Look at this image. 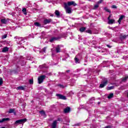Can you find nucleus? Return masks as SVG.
Returning a JSON list of instances; mask_svg holds the SVG:
<instances>
[{
	"label": "nucleus",
	"instance_id": "obj_30",
	"mask_svg": "<svg viewBox=\"0 0 128 128\" xmlns=\"http://www.w3.org/2000/svg\"><path fill=\"white\" fill-rule=\"evenodd\" d=\"M104 10L107 12H109L110 14L111 12H110V9L108 8H106V7L104 8Z\"/></svg>",
	"mask_w": 128,
	"mask_h": 128
},
{
	"label": "nucleus",
	"instance_id": "obj_6",
	"mask_svg": "<svg viewBox=\"0 0 128 128\" xmlns=\"http://www.w3.org/2000/svg\"><path fill=\"white\" fill-rule=\"evenodd\" d=\"M64 34H61L60 37H52L50 40V42H54V40H60L61 38H63Z\"/></svg>",
	"mask_w": 128,
	"mask_h": 128
},
{
	"label": "nucleus",
	"instance_id": "obj_49",
	"mask_svg": "<svg viewBox=\"0 0 128 128\" xmlns=\"http://www.w3.org/2000/svg\"><path fill=\"white\" fill-rule=\"evenodd\" d=\"M90 102L91 101V100H94V98H91L90 99Z\"/></svg>",
	"mask_w": 128,
	"mask_h": 128
},
{
	"label": "nucleus",
	"instance_id": "obj_50",
	"mask_svg": "<svg viewBox=\"0 0 128 128\" xmlns=\"http://www.w3.org/2000/svg\"><path fill=\"white\" fill-rule=\"evenodd\" d=\"M57 120H58V122H61L62 119H60V118H58Z\"/></svg>",
	"mask_w": 128,
	"mask_h": 128
},
{
	"label": "nucleus",
	"instance_id": "obj_23",
	"mask_svg": "<svg viewBox=\"0 0 128 128\" xmlns=\"http://www.w3.org/2000/svg\"><path fill=\"white\" fill-rule=\"evenodd\" d=\"M8 47H4L2 50L3 52H8Z\"/></svg>",
	"mask_w": 128,
	"mask_h": 128
},
{
	"label": "nucleus",
	"instance_id": "obj_28",
	"mask_svg": "<svg viewBox=\"0 0 128 128\" xmlns=\"http://www.w3.org/2000/svg\"><path fill=\"white\" fill-rule=\"evenodd\" d=\"M14 72H15L16 74H18V72H20V67H18V66H17L16 70H14Z\"/></svg>",
	"mask_w": 128,
	"mask_h": 128
},
{
	"label": "nucleus",
	"instance_id": "obj_64",
	"mask_svg": "<svg viewBox=\"0 0 128 128\" xmlns=\"http://www.w3.org/2000/svg\"><path fill=\"white\" fill-rule=\"evenodd\" d=\"M89 0L90 2V0Z\"/></svg>",
	"mask_w": 128,
	"mask_h": 128
},
{
	"label": "nucleus",
	"instance_id": "obj_21",
	"mask_svg": "<svg viewBox=\"0 0 128 128\" xmlns=\"http://www.w3.org/2000/svg\"><path fill=\"white\" fill-rule=\"evenodd\" d=\"M86 30V27H82L80 28V30L81 32H84Z\"/></svg>",
	"mask_w": 128,
	"mask_h": 128
},
{
	"label": "nucleus",
	"instance_id": "obj_56",
	"mask_svg": "<svg viewBox=\"0 0 128 128\" xmlns=\"http://www.w3.org/2000/svg\"><path fill=\"white\" fill-rule=\"evenodd\" d=\"M33 62H34L35 64H36V61Z\"/></svg>",
	"mask_w": 128,
	"mask_h": 128
},
{
	"label": "nucleus",
	"instance_id": "obj_53",
	"mask_svg": "<svg viewBox=\"0 0 128 128\" xmlns=\"http://www.w3.org/2000/svg\"><path fill=\"white\" fill-rule=\"evenodd\" d=\"M108 28H110V30H112V27L109 26Z\"/></svg>",
	"mask_w": 128,
	"mask_h": 128
},
{
	"label": "nucleus",
	"instance_id": "obj_39",
	"mask_svg": "<svg viewBox=\"0 0 128 128\" xmlns=\"http://www.w3.org/2000/svg\"><path fill=\"white\" fill-rule=\"evenodd\" d=\"M80 123H78V124H74V126H80Z\"/></svg>",
	"mask_w": 128,
	"mask_h": 128
},
{
	"label": "nucleus",
	"instance_id": "obj_33",
	"mask_svg": "<svg viewBox=\"0 0 128 128\" xmlns=\"http://www.w3.org/2000/svg\"><path fill=\"white\" fill-rule=\"evenodd\" d=\"M14 112V109H10L8 114H12Z\"/></svg>",
	"mask_w": 128,
	"mask_h": 128
},
{
	"label": "nucleus",
	"instance_id": "obj_52",
	"mask_svg": "<svg viewBox=\"0 0 128 128\" xmlns=\"http://www.w3.org/2000/svg\"><path fill=\"white\" fill-rule=\"evenodd\" d=\"M70 72V70H66V72Z\"/></svg>",
	"mask_w": 128,
	"mask_h": 128
},
{
	"label": "nucleus",
	"instance_id": "obj_8",
	"mask_svg": "<svg viewBox=\"0 0 128 128\" xmlns=\"http://www.w3.org/2000/svg\"><path fill=\"white\" fill-rule=\"evenodd\" d=\"M56 96L60 98V100H66V97L64 95H62L60 94H56Z\"/></svg>",
	"mask_w": 128,
	"mask_h": 128
},
{
	"label": "nucleus",
	"instance_id": "obj_15",
	"mask_svg": "<svg viewBox=\"0 0 128 128\" xmlns=\"http://www.w3.org/2000/svg\"><path fill=\"white\" fill-rule=\"evenodd\" d=\"M55 14L56 16H57V18H60V11L58 10H56Z\"/></svg>",
	"mask_w": 128,
	"mask_h": 128
},
{
	"label": "nucleus",
	"instance_id": "obj_60",
	"mask_svg": "<svg viewBox=\"0 0 128 128\" xmlns=\"http://www.w3.org/2000/svg\"><path fill=\"white\" fill-rule=\"evenodd\" d=\"M31 102H32V100L31 101Z\"/></svg>",
	"mask_w": 128,
	"mask_h": 128
},
{
	"label": "nucleus",
	"instance_id": "obj_4",
	"mask_svg": "<svg viewBox=\"0 0 128 128\" xmlns=\"http://www.w3.org/2000/svg\"><path fill=\"white\" fill-rule=\"evenodd\" d=\"M26 122V118L17 120L15 122L14 124H24Z\"/></svg>",
	"mask_w": 128,
	"mask_h": 128
},
{
	"label": "nucleus",
	"instance_id": "obj_27",
	"mask_svg": "<svg viewBox=\"0 0 128 128\" xmlns=\"http://www.w3.org/2000/svg\"><path fill=\"white\" fill-rule=\"evenodd\" d=\"M40 68H48L46 64L40 65L39 66Z\"/></svg>",
	"mask_w": 128,
	"mask_h": 128
},
{
	"label": "nucleus",
	"instance_id": "obj_57",
	"mask_svg": "<svg viewBox=\"0 0 128 128\" xmlns=\"http://www.w3.org/2000/svg\"><path fill=\"white\" fill-rule=\"evenodd\" d=\"M100 104V102H98V104Z\"/></svg>",
	"mask_w": 128,
	"mask_h": 128
},
{
	"label": "nucleus",
	"instance_id": "obj_10",
	"mask_svg": "<svg viewBox=\"0 0 128 128\" xmlns=\"http://www.w3.org/2000/svg\"><path fill=\"white\" fill-rule=\"evenodd\" d=\"M56 124H58V121L56 120L53 122L52 124V128H56Z\"/></svg>",
	"mask_w": 128,
	"mask_h": 128
},
{
	"label": "nucleus",
	"instance_id": "obj_17",
	"mask_svg": "<svg viewBox=\"0 0 128 128\" xmlns=\"http://www.w3.org/2000/svg\"><path fill=\"white\" fill-rule=\"evenodd\" d=\"M108 20V24H112L114 22V19H109Z\"/></svg>",
	"mask_w": 128,
	"mask_h": 128
},
{
	"label": "nucleus",
	"instance_id": "obj_7",
	"mask_svg": "<svg viewBox=\"0 0 128 128\" xmlns=\"http://www.w3.org/2000/svg\"><path fill=\"white\" fill-rule=\"evenodd\" d=\"M64 6L66 14H72V8L70 7L66 6V4H65Z\"/></svg>",
	"mask_w": 128,
	"mask_h": 128
},
{
	"label": "nucleus",
	"instance_id": "obj_61",
	"mask_svg": "<svg viewBox=\"0 0 128 128\" xmlns=\"http://www.w3.org/2000/svg\"><path fill=\"white\" fill-rule=\"evenodd\" d=\"M51 16H52V15Z\"/></svg>",
	"mask_w": 128,
	"mask_h": 128
},
{
	"label": "nucleus",
	"instance_id": "obj_12",
	"mask_svg": "<svg viewBox=\"0 0 128 128\" xmlns=\"http://www.w3.org/2000/svg\"><path fill=\"white\" fill-rule=\"evenodd\" d=\"M70 112V108L67 106L66 108L64 109V112L65 114H68Z\"/></svg>",
	"mask_w": 128,
	"mask_h": 128
},
{
	"label": "nucleus",
	"instance_id": "obj_11",
	"mask_svg": "<svg viewBox=\"0 0 128 128\" xmlns=\"http://www.w3.org/2000/svg\"><path fill=\"white\" fill-rule=\"evenodd\" d=\"M52 22V19H45L44 21V24H48Z\"/></svg>",
	"mask_w": 128,
	"mask_h": 128
},
{
	"label": "nucleus",
	"instance_id": "obj_44",
	"mask_svg": "<svg viewBox=\"0 0 128 128\" xmlns=\"http://www.w3.org/2000/svg\"><path fill=\"white\" fill-rule=\"evenodd\" d=\"M112 8H117V7L116 6V5H112Z\"/></svg>",
	"mask_w": 128,
	"mask_h": 128
},
{
	"label": "nucleus",
	"instance_id": "obj_51",
	"mask_svg": "<svg viewBox=\"0 0 128 128\" xmlns=\"http://www.w3.org/2000/svg\"><path fill=\"white\" fill-rule=\"evenodd\" d=\"M35 10H38V9H36V8H33V12H34Z\"/></svg>",
	"mask_w": 128,
	"mask_h": 128
},
{
	"label": "nucleus",
	"instance_id": "obj_29",
	"mask_svg": "<svg viewBox=\"0 0 128 128\" xmlns=\"http://www.w3.org/2000/svg\"><path fill=\"white\" fill-rule=\"evenodd\" d=\"M114 86H111L107 88L108 90H114Z\"/></svg>",
	"mask_w": 128,
	"mask_h": 128
},
{
	"label": "nucleus",
	"instance_id": "obj_45",
	"mask_svg": "<svg viewBox=\"0 0 128 128\" xmlns=\"http://www.w3.org/2000/svg\"><path fill=\"white\" fill-rule=\"evenodd\" d=\"M104 128H112V126H107Z\"/></svg>",
	"mask_w": 128,
	"mask_h": 128
},
{
	"label": "nucleus",
	"instance_id": "obj_9",
	"mask_svg": "<svg viewBox=\"0 0 128 128\" xmlns=\"http://www.w3.org/2000/svg\"><path fill=\"white\" fill-rule=\"evenodd\" d=\"M23 42H24V41L22 39V38H19V40H17V44H22Z\"/></svg>",
	"mask_w": 128,
	"mask_h": 128
},
{
	"label": "nucleus",
	"instance_id": "obj_36",
	"mask_svg": "<svg viewBox=\"0 0 128 128\" xmlns=\"http://www.w3.org/2000/svg\"><path fill=\"white\" fill-rule=\"evenodd\" d=\"M98 6H99L98 4H96L94 6V10H96V8H98Z\"/></svg>",
	"mask_w": 128,
	"mask_h": 128
},
{
	"label": "nucleus",
	"instance_id": "obj_24",
	"mask_svg": "<svg viewBox=\"0 0 128 128\" xmlns=\"http://www.w3.org/2000/svg\"><path fill=\"white\" fill-rule=\"evenodd\" d=\"M114 98V94L113 93H110L109 96H108V98L109 100H110V98Z\"/></svg>",
	"mask_w": 128,
	"mask_h": 128
},
{
	"label": "nucleus",
	"instance_id": "obj_32",
	"mask_svg": "<svg viewBox=\"0 0 128 128\" xmlns=\"http://www.w3.org/2000/svg\"><path fill=\"white\" fill-rule=\"evenodd\" d=\"M34 26H40V24L38 23V22H36L34 23Z\"/></svg>",
	"mask_w": 128,
	"mask_h": 128
},
{
	"label": "nucleus",
	"instance_id": "obj_43",
	"mask_svg": "<svg viewBox=\"0 0 128 128\" xmlns=\"http://www.w3.org/2000/svg\"><path fill=\"white\" fill-rule=\"evenodd\" d=\"M42 50L44 52H46V48L44 47L42 48Z\"/></svg>",
	"mask_w": 128,
	"mask_h": 128
},
{
	"label": "nucleus",
	"instance_id": "obj_58",
	"mask_svg": "<svg viewBox=\"0 0 128 128\" xmlns=\"http://www.w3.org/2000/svg\"><path fill=\"white\" fill-rule=\"evenodd\" d=\"M29 36H32V35H31V34H30V35H29Z\"/></svg>",
	"mask_w": 128,
	"mask_h": 128
},
{
	"label": "nucleus",
	"instance_id": "obj_14",
	"mask_svg": "<svg viewBox=\"0 0 128 128\" xmlns=\"http://www.w3.org/2000/svg\"><path fill=\"white\" fill-rule=\"evenodd\" d=\"M8 120H10L9 118H2V120H0V124H2V122H8Z\"/></svg>",
	"mask_w": 128,
	"mask_h": 128
},
{
	"label": "nucleus",
	"instance_id": "obj_47",
	"mask_svg": "<svg viewBox=\"0 0 128 128\" xmlns=\"http://www.w3.org/2000/svg\"><path fill=\"white\" fill-rule=\"evenodd\" d=\"M106 46H108V48H112V46H110L109 44H107Z\"/></svg>",
	"mask_w": 128,
	"mask_h": 128
},
{
	"label": "nucleus",
	"instance_id": "obj_5",
	"mask_svg": "<svg viewBox=\"0 0 128 128\" xmlns=\"http://www.w3.org/2000/svg\"><path fill=\"white\" fill-rule=\"evenodd\" d=\"M65 4H66L67 6H76L77 4L76 3V2L74 1H70L68 2L67 3H64V6H65Z\"/></svg>",
	"mask_w": 128,
	"mask_h": 128
},
{
	"label": "nucleus",
	"instance_id": "obj_40",
	"mask_svg": "<svg viewBox=\"0 0 128 128\" xmlns=\"http://www.w3.org/2000/svg\"><path fill=\"white\" fill-rule=\"evenodd\" d=\"M20 38V37H18V36H16L14 37V38H15L16 40H20L19 38Z\"/></svg>",
	"mask_w": 128,
	"mask_h": 128
},
{
	"label": "nucleus",
	"instance_id": "obj_31",
	"mask_svg": "<svg viewBox=\"0 0 128 128\" xmlns=\"http://www.w3.org/2000/svg\"><path fill=\"white\" fill-rule=\"evenodd\" d=\"M22 12L24 14H26V8H24L22 10Z\"/></svg>",
	"mask_w": 128,
	"mask_h": 128
},
{
	"label": "nucleus",
	"instance_id": "obj_59",
	"mask_svg": "<svg viewBox=\"0 0 128 128\" xmlns=\"http://www.w3.org/2000/svg\"><path fill=\"white\" fill-rule=\"evenodd\" d=\"M62 60H64V59H62Z\"/></svg>",
	"mask_w": 128,
	"mask_h": 128
},
{
	"label": "nucleus",
	"instance_id": "obj_2",
	"mask_svg": "<svg viewBox=\"0 0 128 128\" xmlns=\"http://www.w3.org/2000/svg\"><path fill=\"white\" fill-rule=\"evenodd\" d=\"M108 83V78H104L103 79V80L101 82V84H100L99 88H103L105 87L106 84Z\"/></svg>",
	"mask_w": 128,
	"mask_h": 128
},
{
	"label": "nucleus",
	"instance_id": "obj_13",
	"mask_svg": "<svg viewBox=\"0 0 128 128\" xmlns=\"http://www.w3.org/2000/svg\"><path fill=\"white\" fill-rule=\"evenodd\" d=\"M124 18H125L124 15H122L120 17L119 20H118V22L119 24H120V22H121L122 20H124Z\"/></svg>",
	"mask_w": 128,
	"mask_h": 128
},
{
	"label": "nucleus",
	"instance_id": "obj_34",
	"mask_svg": "<svg viewBox=\"0 0 128 128\" xmlns=\"http://www.w3.org/2000/svg\"><path fill=\"white\" fill-rule=\"evenodd\" d=\"M86 32H88V34H92V30H86Z\"/></svg>",
	"mask_w": 128,
	"mask_h": 128
},
{
	"label": "nucleus",
	"instance_id": "obj_46",
	"mask_svg": "<svg viewBox=\"0 0 128 128\" xmlns=\"http://www.w3.org/2000/svg\"><path fill=\"white\" fill-rule=\"evenodd\" d=\"M103 62L104 64H110V62L108 61H104Z\"/></svg>",
	"mask_w": 128,
	"mask_h": 128
},
{
	"label": "nucleus",
	"instance_id": "obj_22",
	"mask_svg": "<svg viewBox=\"0 0 128 128\" xmlns=\"http://www.w3.org/2000/svg\"><path fill=\"white\" fill-rule=\"evenodd\" d=\"M128 76L122 78V82H126V81L128 80Z\"/></svg>",
	"mask_w": 128,
	"mask_h": 128
},
{
	"label": "nucleus",
	"instance_id": "obj_55",
	"mask_svg": "<svg viewBox=\"0 0 128 128\" xmlns=\"http://www.w3.org/2000/svg\"><path fill=\"white\" fill-rule=\"evenodd\" d=\"M27 60H30V58H27Z\"/></svg>",
	"mask_w": 128,
	"mask_h": 128
},
{
	"label": "nucleus",
	"instance_id": "obj_3",
	"mask_svg": "<svg viewBox=\"0 0 128 128\" xmlns=\"http://www.w3.org/2000/svg\"><path fill=\"white\" fill-rule=\"evenodd\" d=\"M46 75H42L41 76H40L38 78V84H42V82H44V80H46Z\"/></svg>",
	"mask_w": 128,
	"mask_h": 128
},
{
	"label": "nucleus",
	"instance_id": "obj_35",
	"mask_svg": "<svg viewBox=\"0 0 128 128\" xmlns=\"http://www.w3.org/2000/svg\"><path fill=\"white\" fill-rule=\"evenodd\" d=\"M8 36V34H4L3 35L2 37V40H4V38H6V37Z\"/></svg>",
	"mask_w": 128,
	"mask_h": 128
},
{
	"label": "nucleus",
	"instance_id": "obj_42",
	"mask_svg": "<svg viewBox=\"0 0 128 128\" xmlns=\"http://www.w3.org/2000/svg\"><path fill=\"white\" fill-rule=\"evenodd\" d=\"M102 0H100L99 1H98V4H102Z\"/></svg>",
	"mask_w": 128,
	"mask_h": 128
},
{
	"label": "nucleus",
	"instance_id": "obj_25",
	"mask_svg": "<svg viewBox=\"0 0 128 128\" xmlns=\"http://www.w3.org/2000/svg\"><path fill=\"white\" fill-rule=\"evenodd\" d=\"M40 114H42V116H46V112H44V110H41L40 111Z\"/></svg>",
	"mask_w": 128,
	"mask_h": 128
},
{
	"label": "nucleus",
	"instance_id": "obj_20",
	"mask_svg": "<svg viewBox=\"0 0 128 128\" xmlns=\"http://www.w3.org/2000/svg\"><path fill=\"white\" fill-rule=\"evenodd\" d=\"M1 22L2 24H6V22H8V21L6 20L3 18L1 19Z\"/></svg>",
	"mask_w": 128,
	"mask_h": 128
},
{
	"label": "nucleus",
	"instance_id": "obj_41",
	"mask_svg": "<svg viewBox=\"0 0 128 128\" xmlns=\"http://www.w3.org/2000/svg\"><path fill=\"white\" fill-rule=\"evenodd\" d=\"M29 84H32V79H30L29 80Z\"/></svg>",
	"mask_w": 128,
	"mask_h": 128
},
{
	"label": "nucleus",
	"instance_id": "obj_19",
	"mask_svg": "<svg viewBox=\"0 0 128 128\" xmlns=\"http://www.w3.org/2000/svg\"><path fill=\"white\" fill-rule=\"evenodd\" d=\"M17 90H24V87L22 86H20L17 87Z\"/></svg>",
	"mask_w": 128,
	"mask_h": 128
},
{
	"label": "nucleus",
	"instance_id": "obj_38",
	"mask_svg": "<svg viewBox=\"0 0 128 128\" xmlns=\"http://www.w3.org/2000/svg\"><path fill=\"white\" fill-rule=\"evenodd\" d=\"M58 86H60V88H64V85H62V84H59Z\"/></svg>",
	"mask_w": 128,
	"mask_h": 128
},
{
	"label": "nucleus",
	"instance_id": "obj_26",
	"mask_svg": "<svg viewBox=\"0 0 128 128\" xmlns=\"http://www.w3.org/2000/svg\"><path fill=\"white\" fill-rule=\"evenodd\" d=\"M126 38V34H124L120 36V39L121 40H124Z\"/></svg>",
	"mask_w": 128,
	"mask_h": 128
},
{
	"label": "nucleus",
	"instance_id": "obj_1",
	"mask_svg": "<svg viewBox=\"0 0 128 128\" xmlns=\"http://www.w3.org/2000/svg\"><path fill=\"white\" fill-rule=\"evenodd\" d=\"M18 64H20L22 66H26V62L24 61L22 56H20V58L16 60Z\"/></svg>",
	"mask_w": 128,
	"mask_h": 128
},
{
	"label": "nucleus",
	"instance_id": "obj_16",
	"mask_svg": "<svg viewBox=\"0 0 128 128\" xmlns=\"http://www.w3.org/2000/svg\"><path fill=\"white\" fill-rule=\"evenodd\" d=\"M56 52L58 53L60 52V45H58L56 48Z\"/></svg>",
	"mask_w": 128,
	"mask_h": 128
},
{
	"label": "nucleus",
	"instance_id": "obj_62",
	"mask_svg": "<svg viewBox=\"0 0 128 128\" xmlns=\"http://www.w3.org/2000/svg\"><path fill=\"white\" fill-rule=\"evenodd\" d=\"M44 32H42V34H44Z\"/></svg>",
	"mask_w": 128,
	"mask_h": 128
},
{
	"label": "nucleus",
	"instance_id": "obj_37",
	"mask_svg": "<svg viewBox=\"0 0 128 128\" xmlns=\"http://www.w3.org/2000/svg\"><path fill=\"white\" fill-rule=\"evenodd\" d=\"M4 82L2 81V78H0V86L3 84Z\"/></svg>",
	"mask_w": 128,
	"mask_h": 128
},
{
	"label": "nucleus",
	"instance_id": "obj_48",
	"mask_svg": "<svg viewBox=\"0 0 128 128\" xmlns=\"http://www.w3.org/2000/svg\"><path fill=\"white\" fill-rule=\"evenodd\" d=\"M112 17V15H110L108 17V20H110V18Z\"/></svg>",
	"mask_w": 128,
	"mask_h": 128
},
{
	"label": "nucleus",
	"instance_id": "obj_18",
	"mask_svg": "<svg viewBox=\"0 0 128 128\" xmlns=\"http://www.w3.org/2000/svg\"><path fill=\"white\" fill-rule=\"evenodd\" d=\"M78 56H76L74 58L75 62L76 64H80V60L78 59Z\"/></svg>",
	"mask_w": 128,
	"mask_h": 128
},
{
	"label": "nucleus",
	"instance_id": "obj_63",
	"mask_svg": "<svg viewBox=\"0 0 128 128\" xmlns=\"http://www.w3.org/2000/svg\"><path fill=\"white\" fill-rule=\"evenodd\" d=\"M68 126L70 124H67Z\"/></svg>",
	"mask_w": 128,
	"mask_h": 128
},
{
	"label": "nucleus",
	"instance_id": "obj_54",
	"mask_svg": "<svg viewBox=\"0 0 128 128\" xmlns=\"http://www.w3.org/2000/svg\"><path fill=\"white\" fill-rule=\"evenodd\" d=\"M46 74H48V76H50V73H47Z\"/></svg>",
	"mask_w": 128,
	"mask_h": 128
}]
</instances>
